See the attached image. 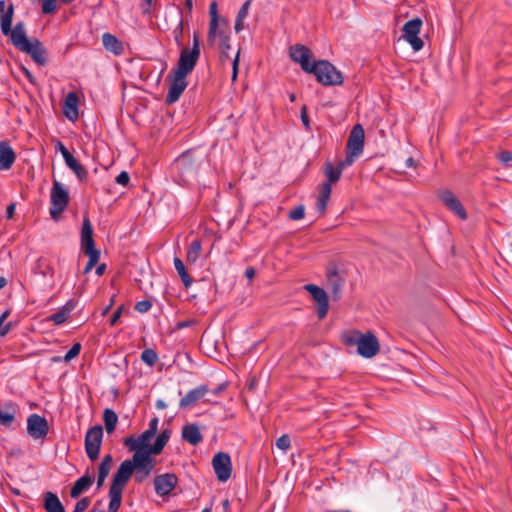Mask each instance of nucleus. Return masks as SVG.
Segmentation results:
<instances>
[{
    "instance_id": "f257e3e1",
    "label": "nucleus",
    "mask_w": 512,
    "mask_h": 512,
    "mask_svg": "<svg viewBox=\"0 0 512 512\" xmlns=\"http://www.w3.org/2000/svg\"><path fill=\"white\" fill-rule=\"evenodd\" d=\"M289 56L304 72L313 74L316 81L323 86H338L344 82L340 70L328 60H313V52L303 44L292 45L289 48Z\"/></svg>"
},
{
    "instance_id": "f03ea898",
    "label": "nucleus",
    "mask_w": 512,
    "mask_h": 512,
    "mask_svg": "<svg viewBox=\"0 0 512 512\" xmlns=\"http://www.w3.org/2000/svg\"><path fill=\"white\" fill-rule=\"evenodd\" d=\"M200 54V52L187 47L181 48L176 67L167 76L169 81L168 93L165 98L167 105L177 102L187 88V76L196 67Z\"/></svg>"
},
{
    "instance_id": "7ed1b4c3",
    "label": "nucleus",
    "mask_w": 512,
    "mask_h": 512,
    "mask_svg": "<svg viewBox=\"0 0 512 512\" xmlns=\"http://www.w3.org/2000/svg\"><path fill=\"white\" fill-rule=\"evenodd\" d=\"M206 160L207 154L203 149H188L176 158L172 169L183 185H190L197 181L200 168Z\"/></svg>"
},
{
    "instance_id": "20e7f679",
    "label": "nucleus",
    "mask_w": 512,
    "mask_h": 512,
    "mask_svg": "<svg viewBox=\"0 0 512 512\" xmlns=\"http://www.w3.org/2000/svg\"><path fill=\"white\" fill-rule=\"evenodd\" d=\"M172 430L164 428L156 437L153 444L152 438L155 435L148 430L143 431L137 438L134 435L128 436L124 439L123 444L134 453L148 454L150 457L160 455L169 442Z\"/></svg>"
},
{
    "instance_id": "39448f33",
    "label": "nucleus",
    "mask_w": 512,
    "mask_h": 512,
    "mask_svg": "<svg viewBox=\"0 0 512 512\" xmlns=\"http://www.w3.org/2000/svg\"><path fill=\"white\" fill-rule=\"evenodd\" d=\"M342 342L346 346H357V353L363 358H372L380 350V344L372 332L365 334L358 330L347 331L342 334Z\"/></svg>"
},
{
    "instance_id": "423d86ee",
    "label": "nucleus",
    "mask_w": 512,
    "mask_h": 512,
    "mask_svg": "<svg viewBox=\"0 0 512 512\" xmlns=\"http://www.w3.org/2000/svg\"><path fill=\"white\" fill-rule=\"evenodd\" d=\"M13 15L14 6L13 4H10L6 13H4L1 18L0 27L3 35H10L12 45L22 51L31 42V40H29L26 35L25 24L23 21L17 22L14 28H12Z\"/></svg>"
},
{
    "instance_id": "0eeeda50",
    "label": "nucleus",
    "mask_w": 512,
    "mask_h": 512,
    "mask_svg": "<svg viewBox=\"0 0 512 512\" xmlns=\"http://www.w3.org/2000/svg\"><path fill=\"white\" fill-rule=\"evenodd\" d=\"M80 242L82 252L88 256V262L86 263L83 271L84 274H87L96 266L101 254L100 250L96 248L95 241L93 239V227L87 215H84L83 217Z\"/></svg>"
},
{
    "instance_id": "6e6552de",
    "label": "nucleus",
    "mask_w": 512,
    "mask_h": 512,
    "mask_svg": "<svg viewBox=\"0 0 512 512\" xmlns=\"http://www.w3.org/2000/svg\"><path fill=\"white\" fill-rule=\"evenodd\" d=\"M70 201L68 189L58 180H54L50 191L49 213L53 220L57 221L66 210Z\"/></svg>"
},
{
    "instance_id": "1a4fd4ad",
    "label": "nucleus",
    "mask_w": 512,
    "mask_h": 512,
    "mask_svg": "<svg viewBox=\"0 0 512 512\" xmlns=\"http://www.w3.org/2000/svg\"><path fill=\"white\" fill-rule=\"evenodd\" d=\"M156 465V459L148 454L134 453L132 466H134V480L136 483H143L152 473Z\"/></svg>"
},
{
    "instance_id": "9d476101",
    "label": "nucleus",
    "mask_w": 512,
    "mask_h": 512,
    "mask_svg": "<svg viewBox=\"0 0 512 512\" xmlns=\"http://www.w3.org/2000/svg\"><path fill=\"white\" fill-rule=\"evenodd\" d=\"M102 439L103 428L101 425H95L87 430L84 445L86 454L92 462L99 457Z\"/></svg>"
},
{
    "instance_id": "9b49d317",
    "label": "nucleus",
    "mask_w": 512,
    "mask_h": 512,
    "mask_svg": "<svg viewBox=\"0 0 512 512\" xmlns=\"http://www.w3.org/2000/svg\"><path fill=\"white\" fill-rule=\"evenodd\" d=\"M422 24V20L415 17L407 21L402 28V37L411 45L414 51H420L424 46L423 40L418 36Z\"/></svg>"
},
{
    "instance_id": "f8f14e48",
    "label": "nucleus",
    "mask_w": 512,
    "mask_h": 512,
    "mask_svg": "<svg viewBox=\"0 0 512 512\" xmlns=\"http://www.w3.org/2000/svg\"><path fill=\"white\" fill-rule=\"evenodd\" d=\"M134 466H132V458L124 460L116 472L113 474L111 485L109 489L123 492L127 483L134 473Z\"/></svg>"
},
{
    "instance_id": "ddd939ff",
    "label": "nucleus",
    "mask_w": 512,
    "mask_h": 512,
    "mask_svg": "<svg viewBox=\"0 0 512 512\" xmlns=\"http://www.w3.org/2000/svg\"><path fill=\"white\" fill-rule=\"evenodd\" d=\"M304 289L311 295L316 304L318 319H324L329 310V296L327 292L315 284H306Z\"/></svg>"
},
{
    "instance_id": "4468645a",
    "label": "nucleus",
    "mask_w": 512,
    "mask_h": 512,
    "mask_svg": "<svg viewBox=\"0 0 512 512\" xmlns=\"http://www.w3.org/2000/svg\"><path fill=\"white\" fill-rule=\"evenodd\" d=\"M212 466L218 481L226 482L231 477L232 463L228 453H216L212 459Z\"/></svg>"
},
{
    "instance_id": "2eb2a0df",
    "label": "nucleus",
    "mask_w": 512,
    "mask_h": 512,
    "mask_svg": "<svg viewBox=\"0 0 512 512\" xmlns=\"http://www.w3.org/2000/svg\"><path fill=\"white\" fill-rule=\"evenodd\" d=\"M49 432V424L44 416L33 413L27 418V433L33 439L44 440Z\"/></svg>"
},
{
    "instance_id": "dca6fc26",
    "label": "nucleus",
    "mask_w": 512,
    "mask_h": 512,
    "mask_svg": "<svg viewBox=\"0 0 512 512\" xmlns=\"http://www.w3.org/2000/svg\"><path fill=\"white\" fill-rule=\"evenodd\" d=\"M155 493L160 497H166L176 488L178 477L175 473H164L154 477Z\"/></svg>"
},
{
    "instance_id": "f3484780",
    "label": "nucleus",
    "mask_w": 512,
    "mask_h": 512,
    "mask_svg": "<svg viewBox=\"0 0 512 512\" xmlns=\"http://www.w3.org/2000/svg\"><path fill=\"white\" fill-rule=\"evenodd\" d=\"M365 133L361 124L352 127L346 145V150L351 151L353 155H361L364 149Z\"/></svg>"
},
{
    "instance_id": "a211bd4d",
    "label": "nucleus",
    "mask_w": 512,
    "mask_h": 512,
    "mask_svg": "<svg viewBox=\"0 0 512 512\" xmlns=\"http://www.w3.org/2000/svg\"><path fill=\"white\" fill-rule=\"evenodd\" d=\"M21 52L28 54L39 66H45L47 64V50L43 46L42 42L37 38L32 39Z\"/></svg>"
},
{
    "instance_id": "6ab92c4d",
    "label": "nucleus",
    "mask_w": 512,
    "mask_h": 512,
    "mask_svg": "<svg viewBox=\"0 0 512 512\" xmlns=\"http://www.w3.org/2000/svg\"><path fill=\"white\" fill-rule=\"evenodd\" d=\"M440 199L445 204V206L454 212L461 220L467 219L468 215L464 206L450 190H445L442 192L440 194Z\"/></svg>"
},
{
    "instance_id": "aec40b11",
    "label": "nucleus",
    "mask_w": 512,
    "mask_h": 512,
    "mask_svg": "<svg viewBox=\"0 0 512 512\" xmlns=\"http://www.w3.org/2000/svg\"><path fill=\"white\" fill-rule=\"evenodd\" d=\"M210 389L207 384H201L196 388L190 390L179 402V407L182 409L194 406L201 398H203Z\"/></svg>"
},
{
    "instance_id": "412c9836",
    "label": "nucleus",
    "mask_w": 512,
    "mask_h": 512,
    "mask_svg": "<svg viewBox=\"0 0 512 512\" xmlns=\"http://www.w3.org/2000/svg\"><path fill=\"white\" fill-rule=\"evenodd\" d=\"M91 468H87L85 474L78 478L70 489V497L73 499L79 498L85 491H87L94 482V476L90 473Z\"/></svg>"
},
{
    "instance_id": "4be33fe9",
    "label": "nucleus",
    "mask_w": 512,
    "mask_h": 512,
    "mask_svg": "<svg viewBox=\"0 0 512 512\" xmlns=\"http://www.w3.org/2000/svg\"><path fill=\"white\" fill-rule=\"evenodd\" d=\"M327 281L331 288L332 298L337 301L342 296V287L345 280L339 275L337 267L327 270Z\"/></svg>"
},
{
    "instance_id": "5701e85b",
    "label": "nucleus",
    "mask_w": 512,
    "mask_h": 512,
    "mask_svg": "<svg viewBox=\"0 0 512 512\" xmlns=\"http://www.w3.org/2000/svg\"><path fill=\"white\" fill-rule=\"evenodd\" d=\"M79 98L75 92H69L62 106L63 114L70 121H76L79 117V109H78Z\"/></svg>"
},
{
    "instance_id": "b1692460",
    "label": "nucleus",
    "mask_w": 512,
    "mask_h": 512,
    "mask_svg": "<svg viewBox=\"0 0 512 512\" xmlns=\"http://www.w3.org/2000/svg\"><path fill=\"white\" fill-rule=\"evenodd\" d=\"M181 437L192 446H197L203 441V435L195 423H188L182 427Z\"/></svg>"
},
{
    "instance_id": "393cba45",
    "label": "nucleus",
    "mask_w": 512,
    "mask_h": 512,
    "mask_svg": "<svg viewBox=\"0 0 512 512\" xmlns=\"http://www.w3.org/2000/svg\"><path fill=\"white\" fill-rule=\"evenodd\" d=\"M16 160V153L7 141H0V170L10 169Z\"/></svg>"
},
{
    "instance_id": "a878e982",
    "label": "nucleus",
    "mask_w": 512,
    "mask_h": 512,
    "mask_svg": "<svg viewBox=\"0 0 512 512\" xmlns=\"http://www.w3.org/2000/svg\"><path fill=\"white\" fill-rule=\"evenodd\" d=\"M42 506L46 512H66L58 495L52 491H47L43 494Z\"/></svg>"
},
{
    "instance_id": "bb28decb",
    "label": "nucleus",
    "mask_w": 512,
    "mask_h": 512,
    "mask_svg": "<svg viewBox=\"0 0 512 512\" xmlns=\"http://www.w3.org/2000/svg\"><path fill=\"white\" fill-rule=\"evenodd\" d=\"M102 42L104 48L115 55H121L124 52L122 41L111 33H104L102 36Z\"/></svg>"
},
{
    "instance_id": "cd10ccee",
    "label": "nucleus",
    "mask_w": 512,
    "mask_h": 512,
    "mask_svg": "<svg viewBox=\"0 0 512 512\" xmlns=\"http://www.w3.org/2000/svg\"><path fill=\"white\" fill-rule=\"evenodd\" d=\"M66 166L72 170L80 182H86L88 180L87 169L78 162V160L71 154L64 159Z\"/></svg>"
},
{
    "instance_id": "c85d7f7f",
    "label": "nucleus",
    "mask_w": 512,
    "mask_h": 512,
    "mask_svg": "<svg viewBox=\"0 0 512 512\" xmlns=\"http://www.w3.org/2000/svg\"><path fill=\"white\" fill-rule=\"evenodd\" d=\"M332 187L329 183H323L321 186L320 194L317 198V210L322 214L326 211L327 203L330 199Z\"/></svg>"
},
{
    "instance_id": "c756f323",
    "label": "nucleus",
    "mask_w": 512,
    "mask_h": 512,
    "mask_svg": "<svg viewBox=\"0 0 512 512\" xmlns=\"http://www.w3.org/2000/svg\"><path fill=\"white\" fill-rule=\"evenodd\" d=\"M103 422L108 434H111L115 431L117 423H118V415L116 412L110 408H106L103 411Z\"/></svg>"
},
{
    "instance_id": "7c9ffc66",
    "label": "nucleus",
    "mask_w": 512,
    "mask_h": 512,
    "mask_svg": "<svg viewBox=\"0 0 512 512\" xmlns=\"http://www.w3.org/2000/svg\"><path fill=\"white\" fill-rule=\"evenodd\" d=\"M324 174L327 177V181H325L324 183H329L330 186L332 187V184L336 183L340 179L342 174V167L338 165L334 167L330 161H327L325 163Z\"/></svg>"
},
{
    "instance_id": "2f4dec72",
    "label": "nucleus",
    "mask_w": 512,
    "mask_h": 512,
    "mask_svg": "<svg viewBox=\"0 0 512 512\" xmlns=\"http://www.w3.org/2000/svg\"><path fill=\"white\" fill-rule=\"evenodd\" d=\"M174 267H175L184 287L189 288L193 282V279L188 274L187 269H186L183 261L180 258H178V257L174 258Z\"/></svg>"
},
{
    "instance_id": "473e14b6",
    "label": "nucleus",
    "mask_w": 512,
    "mask_h": 512,
    "mask_svg": "<svg viewBox=\"0 0 512 512\" xmlns=\"http://www.w3.org/2000/svg\"><path fill=\"white\" fill-rule=\"evenodd\" d=\"M6 410L0 409V425L10 427L15 420V407L9 403L5 405Z\"/></svg>"
},
{
    "instance_id": "72a5a7b5",
    "label": "nucleus",
    "mask_w": 512,
    "mask_h": 512,
    "mask_svg": "<svg viewBox=\"0 0 512 512\" xmlns=\"http://www.w3.org/2000/svg\"><path fill=\"white\" fill-rule=\"evenodd\" d=\"M178 15H179V21L177 26L173 29L172 34L175 40L176 45L179 48L184 47L183 45V34H184V20H183V13L182 9L180 7H177Z\"/></svg>"
},
{
    "instance_id": "f704fd0d",
    "label": "nucleus",
    "mask_w": 512,
    "mask_h": 512,
    "mask_svg": "<svg viewBox=\"0 0 512 512\" xmlns=\"http://www.w3.org/2000/svg\"><path fill=\"white\" fill-rule=\"evenodd\" d=\"M122 494L123 492L109 489L108 496L110 498L108 511L107 512H117L122 503Z\"/></svg>"
},
{
    "instance_id": "c9c22d12",
    "label": "nucleus",
    "mask_w": 512,
    "mask_h": 512,
    "mask_svg": "<svg viewBox=\"0 0 512 512\" xmlns=\"http://www.w3.org/2000/svg\"><path fill=\"white\" fill-rule=\"evenodd\" d=\"M202 244L200 239H195L191 242L187 251V261L189 263H195L200 256Z\"/></svg>"
},
{
    "instance_id": "e433bc0d",
    "label": "nucleus",
    "mask_w": 512,
    "mask_h": 512,
    "mask_svg": "<svg viewBox=\"0 0 512 512\" xmlns=\"http://www.w3.org/2000/svg\"><path fill=\"white\" fill-rule=\"evenodd\" d=\"M74 0H60L63 4H70ZM41 10L44 15H51L57 11V0H41Z\"/></svg>"
},
{
    "instance_id": "4c0bfd02",
    "label": "nucleus",
    "mask_w": 512,
    "mask_h": 512,
    "mask_svg": "<svg viewBox=\"0 0 512 512\" xmlns=\"http://www.w3.org/2000/svg\"><path fill=\"white\" fill-rule=\"evenodd\" d=\"M217 36L220 39L230 38V23L229 20L221 17L218 20V29L216 31Z\"/></svg>"
},
{
    "instance_id": "58836bf2",
    "label": "nucleus",
    "mask_w": 512,
    "mask_h": 512,
    "mask_svg": "<svg viewBox=\"0 0 512 512\" xmlns=\"http://www.w3.org/2000/svg\"><path fill=\"white\" fill-rule=\"evenodd\" d=\"M140 358L145 364L153 367L158 360V355L154 349L147 348L142 351Z\"/></svg>"
},
{
    "instance_id": "ea45409f",
    "label": "nucleus",
    "mask_w": 512,
    "mask_h": 512,
    "mask_svg": "<svg viewBox=\"0 0 512 512\" xmlns=\"http://www.w3.org/2000/svg\"><path fill=\"white\" fill-rule=\"evenodd\" d=\"M68 316L69 315L66 312H64L62 309H60L59 311L51 314L47 318V320L52 321L55 325L59 326L66 322Z\"/></svg>"
},
{
    "instance_id": "a19ab883",
    "label": "nucleus",
    "mask_w": 512,
    "mask_h": 512,
    "mask_svg": "<svg viewBox=\"0 0 512 512\" xmlns=\"http://www.w3.org/2000/svg\"><path fill=\"white\" fill-rule=\"evenodd\" d=\"M305 216V206L300 204L288 213V218L293 221L301 220Z\"/></svg>"
},
{
    "instance_id": "79ce46f5",
    "label": "nucleus",
    "mask_w": 512,
    "mask_h": 512,
    "mask_svg": "<svg viewBox=\"0 0 512 512\" xmlns=\"http://www.w3.org/2000/svg\"><path fill=\"white\" fill-rule=\"evenodd\" d=\"M81 351V343L76 342L74 343L71 348L67 351V353L64 355L63 360L65 362H70L71 360L75 359Z\"/></svg>"
},
{
    "instance_id": "37998d69",
    "label": "nucleus",
    "mask_w": 512,
    "mask_h": 512,
    "mask_svg": "<svg viewBox=\"0 0 512 512\" xmlns=\"http://www.w3.org/2000/svg\"><path fill=\"white\" fill-rule=\"evenodd\" d=\"M97 470H98V474H97L96 484H97V489H100L104 485L105 479L109 475L110 469L101 467L98 465Z\"/></svg>"
},
{
    "instance_id": "c03bdc74",
    "label": "nucleus",
    "mask_w": 512,
    "mask_h": 512,
    "mask_svg": "<svg viewBox=\"0 0 512 512\" xmlns=\"http://www.w3.org/2000/svg\"><path fill=\"white\" fill-rule=\"evenodd\" d=\"M499 161L506 167H512V152L509 150H502L498 154Z\"/></svg>"
},
{
    "instance_id": "a18cd8bd",
    "label": "nucleus",
    "mask_w": 512,
    "mask_h": 512,
    "mask_svg": "<svg viewBox=\"0 0 512 512\" xmlns=\"http://www.w3.org/2000/svg\"><path fill=\"white\" fill-rule=\"evenodd\" d=\"M90 504H91L90 497H83L76 502L73 512H84L85 510L88 509Z\"/></svg>"
},
{
    "instance_id": "49530a36",
    "label": "nucleus",
    "mask_w": 512,
    "mask_h": 512,
    "mask_svg": "<svg viewBox=\"0 0 512 512\" xmlns=\"http://www.w3.org/2000/svg\"><path fill=\"white\" fill-rule=\"evenodd\" d=\"M308 108L306 105H303L301 107V110H300V118H301V121H302V124L304 126V128L306 129V131H311V124H310V119L308 117Z\"/></svg>"
},
{
    "instance_id": "de8ad7c7",
    "label": "nucleus",
    "mask_w": 512,
    "mask_h": 512,
    "mask_svg": "<svg viewBox=\"0 0 512 512\" xmlns=\"http://www.w3.org/2000/svg\"><path fill=\"white\" fill-rule=\"evenodd\" d=\"M209 15H210V22H209V23H212V24H218V20H219L221 17L218 15L217 2H216V1H212V2L210 3V6H209Z\"/></svg>"
},
{
    "instance_id": "09e8293b",
    "label": "nucleus",
    "mask_w": 512,
    "mask_h": 512,
    "mask_svg": "<svg viewBox=\"0 0 512 512\" xmlns=\"http://www.w3.org/2000/svg\"><path fill=\"white\" fill-rule=\"evenodd\" d=\"M218 29V24L209 23L208 35H207V43L210 46H213L216 40L217 34L216 31Z\"/></svg>"
},
{
    "instance_id": "8fccbe9b",
    "label": "nucleus",
    "mask_w": 512,
    "mask_h": 512,
    "mask_svg": "<svg viewBox=\"0 0 512 512\" xmlns=\"http://www.w3.org/2000/svg\"><path fill=\"white\" fill-rule=\"evenodd\" d=\"M276 446L282 451H286L290 447V437L287 434L280 436L276 441Z\"/></svg>"
},
{
    "instance_id": "3c124183",
    "label": "nucleus",
    "mask_w": 512,
    "mask_h": 512,
    "mask_svg": "<svg viewBox=\"0 0 512 512\" xmlns=\"http://www.w3.org/2000/svg\"><path fill=\"white\" fill-rule=\"evenodd\" d=\"M151 307H152V302L150 300L145 299V300H141V301L137 302L134 309L137 312L145 313V312L149 311Z\"/></svg>"
},
{
    "instance_id": "603ef678",
    "label": "nucleus",
    "mask_w": 512,
    "mask_h": 512,
    "mask_svg": "<svg viewBox=\"0 0 512 512\" xmlns=\"http://www.w3.org/2000/svg\"><path fill=\"white\" fill-rule=\"evenodd\" d=\"M359 155H353L351 151L346 150V157L344 160H341L337 165L342 167V170L349 165H352L355 158H357Z\"/></svg>"
},
{
    "instance_id": "864d4df0",
    "label": "nucleus",
    "mask_w": 512,
    "mask_h": 512,
    "mask_svg": "<svg viewBox=\"0 0 512 512\" xmlns=\"http://www.w3.org/2000/svg\"><path fill=\"white\" fill-rule=\"evenodd\" d=\"M115 181L117 184L126 187V186H128V184L130 182V176L126 171H122L118 174Z\"/></svg>"
},
{
    "instance_id": "5fc2aeb1",
    "label": "nucleus",
    "mask_w": 512,
    "mask_h": 512,
    "mask_svg": "<svg viewBox=\"0 0 512 512\" xmlns=\"http://www.w3.org/2000/svg\"><path fill=\"white\" fill-rule=\"evenodd\" d=\"M123 310H124L123 305L117 307V309L114 311V313L112 314L110 321H109L111 326L116 325V323L118 322V320L120 319V317L122 315Z\"/></svg>"
},
{
    "instance_id": "6e6d98bb",
    "label": "nucleus",
    "mask_w": 512,
    "mask_h": 512,
    "mask_svg": "<svg viewBox=\"0 0 512 512\" xmlns=\"http://www.w3.org/2000/svg\"><path fill=\"white\" fill-rule=\"evenodd\" d=\"M238 69H239V51L237 52L235 58L233 59L232 63V81H236L238 76Z\"/></svg>"
},
{
    "instance_id": "4d7b16f0",
    "label": "nucleus",
    "mask_w": 512,
    "mask_h": 512,
    "mask_svg": "<svg viewBox=\"0 0 512 512\" xmlns=\"http://www.w3.org/2000/svg\"><path fill=\"white\" fill-rule=\"evenodd\" d=\"M250 4H251V0L245 1L243 3V5L241 6V8L239 9L236 17L245 19L248 15V10H249Z\"/></svg>"
},
{
    "instance_id": "13d9d810",
    "label": "nucleus",
    "mask_w": 512,
    "mask_h": 512,
    "mask_svg": "<svg viewBox=\"0 0 512 512\" xmlns=\"http://www.w3.org/2000/svg\"><path fill=\"white\" fill-rule=\"evenodd\" d=\"M20 70L27 77L28 81L32 85H36L37 84V80H36L35 76L31 73V71L27 67H25L24 65H21L20 66Z\"/></svg>"
},
{
    "instance_id": "bf43d9fd",
    "label": "nucleus",
    "mask_w": 512,
    "mask_h": 512,
    "mask_svg": "<svg viewBox=\"0 0 512 512\" xmlns=\"http://www.w3.org/2000/svg\"><path fill=\"white\" fill-rule=\"evenodd\" d=\"M158 423H159V419L158 417H153L150 421H149V424H148V428L146 430H148L149 432L153 433L154 435L157 434L158 432Z\"/></svg>"
},
{
    "instance_id": "052dcab7",
    "label": "nucleus",
    "mask_w": 512,
    "mask_h": 512,
    "mask_svg": "<svg viewBox=\"0 0 512 512\" xmlns=\"http://www.w3.org/2000/svg\"><path fill=\"white\" fill-rule=\"evenodd\" d=\"M219 47H220V50H221V54H226V52L229 51L230 48H231V46H230V38L220 39Z\"/></svg>"
},
{
    "instance_id": "680f3d73",
    "label": "nucleus",
    "mask_w": 512,
    "mask_h": 512,
    "mask_svg": "<svg viewBox=\"0 0 512 512\" xmlns=\"http://www.w3.org/2000/svg\"><path fill=\"white\" fill-rule=\"evenodd\" d=\"M55 148L57 151H59L61 153V155L63 156V159H66L69 155H71L69 150L65 147V145L61 141H58L56 143Z\"/></svg>"
},
{
    "instance_id": "e2e57ef3",
    "label": "nucleus",
    "mask_w": 512,
    "mask_h": 512,
    "mask_svg": "<svg viewBox=\"0 0 512 512\" xmlns=\"http://www.w3.org/2000/svg\"><path fill=\"white\" fill-rule=\"evenodd\" d=\"M112 462H113V457H112V455H111V454H107V455H105V456L102 458V460H101V462H100L99 466H101V467H105V468H108V469H111Z\"/></svg>"
},
{
    "instance_id": "0e129e2a",
    "label": "nucleus",
    "mask_w": 512,
    "mask_h": 512,
    "mask_svg": "<svg viewBox=\"0 0 512 512\" xmlns=\"http://www.w3.org/2000/svg\"><path fill=\"white\" fill-rule=\"evenodd\" d=\"M76 307V302L73 299L68 300L63 307L61 308L64 312H66L68 315L74 310Z\"/></svg>"
},
{
    "instance_id": "69168bd1",
    "label": "nucleus",
    "mask_w": 512,
    "mask_h": 512,
    "mask_svg": "<svg viewBox=\"0 0 512 512\" xmlns=\"http://www.w3.org/2000/svg\"><path fill=\"white\" fill-rule=\"evenodd\" d=\"M194 323H195V321L192 320V319H188V320H184V321H179V322L176 323L175 329L176 330H181V329H184V328L192 326Z\"/></svg>"
},
{
    "instance_id": "338daca9",
    "label": "nucleus",
    "mask_w": 512,
    "mask_h": 512,
    "mask_svg": "<svg viewBox=\"0 0 512 512\" xmlns=\"http://www.w3.org/2000/svg\"><path fill=\"white\" fill-rule=\"evenodd\" d=\"M228 387V384L226 382L219 384L216 388L210 390L213 395L218 396L221 393H223Z\"/></svg>"
},
{
    "instance_id": "774afa93",
    "label": "nucleus",
    "mask_w": 512,
    "mask_h": 512,
    "mask_svg": "<svg viewBox=\"0 0 512 512\" xmlns=\"http://www.w3.org/2000/svg\"><path fill=\"white\" fill-rule=\"evenodd\" d=\"M14 327V324L13 322H8L6 324H2V327H1V330H0V335L1 336H5L9 333V331Z\"/></svg>"
}]
</instances>
